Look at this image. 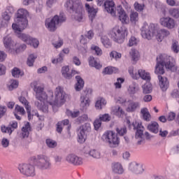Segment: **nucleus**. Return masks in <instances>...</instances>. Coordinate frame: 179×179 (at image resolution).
<instances>
[{"label":"nucleus","mask_w":179,"mask_h":179,"mask_svg":"<svg viewBox=\"0 0 179 179\" xmlns=\"http://www.w3.org/2000/svg\"><path fill=\"white\" fill-rule=\"evenodd\" d=\"M31 159L41 170H50L52 166L51 159L45 155H38L32 157Z\"/></svg>","instance_id":"nucleus-7"},{"label":"nucleus","mask_w":179,"mask_h":179,"mask_svg":"<svg viewBox=\"0 0 179 179\" xmlns=\"http://www.w3.org/2000/svg\"><path fill=\"white\" fill-rule=\"evenodd\" d=\"M128 107L127 108V111L129 113H132L136 110V108H139L141 107V103L139 102H134L132 101H128L127 102Z\"/></svg>","instance_id":"nucleus-25"},{"label":"nucleus","mask_w":179,"mask_h":179,"mask_svg":"<svg viewBox=\"0 0 179 179\" xmlns=\"http://www.w3.org/2000/svg\"><path fill=\"white\" fill-rule=\"evenodd\" d=\"M139 42V41H138V39H136V38H135L134 36H131L129 41V47H132L134 45H138V43Z\"/></svg>","instance_id":"nucleus-51"},{"label":"nucleus","mask_w":179,"mask_h":179,"mask_svg":"<svg viewBox=\"0 0 179 179\" xmlns=\"http://www.w3.org/2000/svg\"><path fill=\"white\" fill-rule=\"evenodd\" d=\"M170 36V31L167 29H162L157 31L156 38L159 43L164 40L165 37Z\"/></svg>","instance_id":"nucleus-21"},{"label":"nucleus","mask_w":179,"mask_h":179,"mask_svg":"<svg viewBox=\"0 0 179 179\" xmlns=\"http://www.w3.org/2000/svg\"><path fill=\"white\" fill-rule=\"evenodd\" d=\"M135 10L137 12H142L145 8V4H141L138 2H136L134 5Z\"/></svg>","instance_id":"nucleus-52"},{"label":"nucleus","mask_w":179,"mask_h":179,"mask_svg":"<svg viewBox=\"0 0 179 179\" xmlns=\"http://www.w3.org/2000/svg\"><path fill=\"white\" fill-rule=\"evenodd\" d=\"M166 2L169 6H179L178 0H166Z\"/></svg>","instance_id":"nucleus-57"},{"label":"nucleus","mask_w":179,"mask_h":179,"mask_svg":"<svg viewBox=\"0 0 179 179\" xmlns=\"http://www.w3.org/2000/svg\"><path fill=\"white\" fill-rule=\"evenodd\" d=\"M148 129L152 132V134L159 133V123L157 122H151L148 126Z\"/></svg>","instance_id":"nucleus-31"},{"label":"nucleus","mask_w":179,"mask_h":179,"mask_svg":"<svg viewBox=\"0 0 179 179\" xmlns=\"http://www.w3.org/2000/svg\"><path fill=\"white\" fill-rule=\"evenodd\" d=\"M138 79L141 78L143 80H150V74L148 72H146L145 70L140 69L138 71L137 74Z\"/></svg>","instance_id":"nucleus-28"},{"label":"nucleus","mask_w":179,"mask_h":179,"mask_svg":"<svg viewBox=\"0 0 179 179\" xmlns=\"http://www.w3.org/2000/svg\"><path fill=\"white\" fill-rule=\"evenodd\" d=\"M172 51H173V52H176V54L178 53L179 52L178 42H173L172 43Z\"/></svg>","instance_id":"nucleus-59"},{"label":"nucleus","mask_w":179,"mask_h":179,"mask_svg":"<svg viewBox=\"0 0 179 179\" xmlns=\"http://www.w3.org/2000/svg\"><path fill=\"white\" fill-rule=\"evenodd\" d=\"M79 111L72 112L71 110H66V115L71 118H76V117H79Z\"/></svg>","instance_id":"nucleus-55"},{"label":"nucleus","mask_w":179,"mask_h":179,"mask_svg":"<svg viewBox=\"0 0 179 179\" xmlns=\"http://www.w3.org/2000/svg\"><path fill=\"white\" fill-rule=\"evenodd\" d=\"M113 111L115 113V115H117V117H122V115L125 114V112L122 110V108L119 106L113 108Z\"/></svg>","instance_id":"nucleus-40"},{"label":"nucleus","mask_w":179,"mask_h":179,"mask_svg":"<svg viewBox=\"0 0 179 179\" xmlns=\"http://www.w3.org/2000/svg\"><path fill=\"white\" fill-rule=\"evenodd\" d=\"M110 58H114V59L117 61V59H121V57H122V55L115 50H113L110 53Z\"/></svg>","instance_id":"nucleus-44"},{"label":"nucleus","mask_w":179,"mask_h":179,"mask_svg":"<svg viewBox=\"0 0 179 179\" xmlns=\"http://www.w3.org/2000/svg\"><path fill=\"white\" fill-rule=\"evenodd\" d=\"M18 170L21 174L26 176L27 177H34L36 176V171L34 166L30 164H21L18 166Z\"/></svg>","instance_id":"nucleus-11"},{"label":"nucleus","mask_w":179,"mask_h":179,"mask_svg":"<svg viewBox=\"0 0 179 179\" xmlns=\"http://www.w3.org/2000/svg\"><path fill=\"white\" fill-rule=\"evenodd\" d=\"M103 139L106 143H108L110 148H116L120 145V138L113 131H106L103 135Z\"/></svg>","instance_id":"nucleus-10"},{"label":"nucleus","mask_w":179,"mask_h":179,"mask_svg":"<svg viewBox=\"0 0 179 179\" xmlns=\"http://www.w3.org/2000/svg\"><path fill=\"white\" fill-rule=\"evenodd\" d=\"M129 92H130L131 94H135L136 92H138V87L135 85H130L129 88Z\"/></svg>","instance_id":"nucleus-61"},{"label":"nucleus","mask_w":179,"mask_h":179,"mask_svg":"<svg viewBox=\"0 0 179 179\" xmlns=\"http://www.w3.org/2000/svg\"><path fill=\"white\" fill-rule=\"evenodd\" d=\"M129 55L134 62H136V61L139 60V52L138 50L131 49L129 52Z\"/></svg>","instance_id":"nucleus-36"},{"label":"nucleus","mask_w":179,"mask_h":179,"mask_svg":"<svg viewBox=\"0 0 179 179\" xmlns=\"http://www.w3.org/2000/svg\"><path fill=\"white\" fill-rule=\"evenodd\" d=\"M3 43L5 48L8 50V51H10V50H16V43L12 40L10 36H6L3 37Z\"/></svg>","instance_id":"nucleus-16"},{"label":"nucleus","mask_w":179,"mask_h":179,"mask_svg":"<svg viewBox=\"0 0 179 179\" xmlns=\"http://www.w3.org/2000/svg\"><path fill=\"white\" fill-rule=\"evenodd\" d=\"M65 20H66V18L64 15V13H60L59 16L55 15L52 19H46L45 26L50 31H55V30H57V27L59 26L62 23H64Z\"/></svg>","instance_id":"nucleus-8"},{"label":"nucleus","mask_w":179,"mask_h":179,"mask_svg":"<svg viewBox=\"0 0 179 179\" xmlns=\"http://www.w3.org/2000/svg\"><path fill=\"white\" fill-rule=\"evenodd\" d=\"M89 64L90 66L96 68V69H100L102 66L101 64H100V63H98L96 59H94L93 57H90Z\"/></svg>","instance_id":"nucleus-35"},{"label":"nucleus","mask_w":179,"mask_h":179,"mask_svg":"<svg viewBox=\"0 0 179 179\" xmlns=\"http://www.w3.org/2000/svg\"><path fill=\"white\" fill-rule=\"evenodd\" d=\"M49 95L51 96L49 99V104L50 106H62L66 101V93L64 92V89L61 87H57L55 89V98L52 91L49 92Z\"/></svg>","instance_id":"nucleus-5"},{"label":"nucleus","mask_w":179,"mask_h":179,"mask_svg":"<svg viewBox=\"0 0 179 179\" xmlns=\"http://www.w3.org/2000/svg\"><path fill=\"white\" fill-rule=\"evenodd\" d=\"M46 145L48 148H57V141L52 140V139H46Z\"/></svg>","instance_id":"nucleus-45"},{"label":"nucleus","mask_w":179,"mask_h":179,"mask_svg":"<svg viewBox=\"0 0 179 179\" xmlns=\"http://www.w3.org/2000/svg\"><path fill=\"white\" fill-rule=\"evenodd\" d=\"M141 36L143 38L146 40H152L155 36V31H156V25L155 24H148L146 22L143 23L141 29Z\"/></svg>","instance_id":"nucleus-9"},{"label":"nucleus","mask_w":179,"mask_h":179,"mask_svg":"<svg viewBox=\"0 0 179 179\" xmlns=\"http://www.w3.org/2000/svg\"><path fill=\"white\" fill-rule=\"evenodd\" d=\"M12 75L14 78H19V76H23L24 73L20 71V69L15 67L12 71Z\"/></svg>","instance_id":"nucleus-42"},{"label":"nucleus","mask_w":179,"mask_h":179,"mask_svg":"<svg viewBox=\"0 0 179 179\" xmlns=\"http://www.w3.org/2000/svg\"><path fill=\"white\" fill-rule=\"evenodd\" d=\"M141 114L144 121L149 122V121L152 120V115H150V113L149 112V110L148 109V108H141Z\"/></svg>","instance_id":"nucleus-26"},{"label":"nucleus","mask_w":179,"mask_h":179,"mask_svg":"<svg viewBox=\"0 0 179 179\" xmlns=\"http://www.w3.org/2000/svg\"><path fill=\"white\" fill-rule=\"evenodd\" d=\"M2 17L6 22H9V20H10V14H9L8 11H6L3 13Z\"/></svg>","instance_id":"nucleus-63"},{"label":"nucleus","mask_w":179,"mask_h":179,"mask_svg":"<svg viewBox=\"0 0 179 179\" xmlns=\"http://www.w3.org/2000/svg\"><path fill=\"white\" fill-rule=\"evenodd\" d=\"M15 113H19L20 115H24L26 114V110H24V108L19 105L15 106Z\"/></svg>","instance_id":"nucleus-50"},{"label":"nucleus","mask_w":179,"mask_h":179,"mask_svg":"<svg viewBox=\"0 0 179 179\" xmlns=\"http://www.w3.org/2000/svg\"><path fill=\"white\" fill-rule=\"evenodd\" d=\"M8 128H10V129H11V133L15 131V129H16V128H17V122L13 121L11 122H10V124L8 125Z\"/></svg>","instance_id":"nucleus-58"},{"label":"nucleus","mask_w":179,"mask_h":179,"mask_svg":"<svg viewBox=\"0 0 179 179\" xmlns=\"http://www.w3.org/2000/svg\"><path fill=\"white\" fill-rule=\"evenodd\" d=\"M164 66L166 68V69H170L173 72L177 71V66H176V60L174 58L166 54L160 55L158 57H157V64L155 66V73L157 75H164Z\"/></svg>","instance_id":"nucleus-2"},{"label":"nucleus","mask_w":179,"mask_h":179,"mask_svg":"<svg viewBox=\"0 0 179 179\" xmlns=\"http://www.w3.org/2000/svg\"><path fill=\"white\" fill-rule=\"evenodd\" d=\"M107 101L103 97H99L95 103V108L96 110H103V107H106Z\"/></svg>","instance_id":"nucleus-27"},{"label":"nucleus","mask_w":179,"mask_h":179,"mask_svg":"<svg viewBox=\"0 0 179 179\" xmlns=\"http://www.w3.org/2000/svg\"><path fill=\"white\" fill-rule=\"evenodd\" d=\"M129 171L134 174H142L143 173V168L142 164L133 162L129 164Z\"/></svg>","instance_id":"nucleus-17"},{"label":"nucleus","mask_w":179,"mask_h":179,"mask_svg":"<svg viewBox=\"0 0 179 179\" xmlns=\"http://www.w3.org/2000/svg\"><path fill=\"white\" fill-rule=\"evenodd\" d=\"M115 101L116 103H117L118 104H122V106H127V104H128V101H127V99L124 97H117L115 98Z\"/></svg>","instance_id":"nucleus-47"},{"label":"nucleus","mask_w":179,"mask_h":179,"mask_svg":"<svg viewBox=\"0 0 179 179\" xmlns=\"http://www.w3.org/2000/svg\"><path fill=\"white\" fill-rule=\"evenodd\" d=\"M76 79L77 83L76 84L75 89L76 92H80V90L83 89V87L85 86V81H83V79L79 76H76Z\"/></svg>","instance_id":"nucleus-30"},{"label":"nucleus","mask_w":179,"mask_h":179,"mask_svg":"<svg viewBox=\"0 0 179 179\" xmlns=\"http://www.w3.org/2000/svg\"><path fill=\"white\" fill-rule=\"evenodd\" d=\"M91 127L90 123H85L83 126L80 127L78 130V138L79 143H84L86 141V132L90 131Z\"/></svg>","instance_id":"nucleus-12"},{"label":"nucleus","mask_w":179,"mask_h":179,"mask_svg":"<svg viewBox=\"0 0 179 179\" xmlns=\"http://www.w3.org/2000/svg\"><path fill=\"white\" fill-rule=\"evenodd\" d=\"M85 9L88 12L89 18L92 22H93V19L96 17V15L97 13V9L90 6V5L87 3H85Z\"/></svg>","instance_id":"nucleus-23"},{"label":"nucleus","mask_w":179,"mask_h":179,"mask_svg":"<svg viewBox=\"0 0 179 179\" xmlns=\"http://www.w3.org/2000/svg\"><path fill=\"white\" fill-rule=\"evenodd\" d=\"M117 13L119 15L118 18L120 22H122V24H129V18H128V15L125 10L122 8V7L119 6L117 8Z\"/></svg>","instance_id":"nucleus-18"},{"label":"nucleus","mask_w":179,"mask_h":179,"mask_svg":"<svg viewBox=\"0 0 179 179\" xmlns=\"http://www.w3.org/2000/svg\"><path fill=\"white\" fill-rule=\"evenodd\" d=\"M101 127V120L100 119H96L94 122V127L95 131H99Z\"/></svg>","instance_id":"nucleus-56"},{"label":"nucleus","mask_w":179,"mask_h":179,"mask_svg":"<svg viewBox=\"0 0 179 179\" xmlns=\"http://www.w3.org/2000/svg\"><path fill=\"white\" fill-rule=\"evenodd\" d=\"M170 16L174 17V19H178L179 17V8H171L169 10Z\"/></svg>","instance_id":"nucleus-37"},{"label":"nucleus","mask_w":179,"mask_h":179,"mask_svg":"<svg viewBox=\"0 0 179 179\" xmlns=\"http://www.w3.org/2000/svg\"><path fill=\"white\" fill-rule=\"evenodd\" d=\"M130 22L132 24H136L139 22V13L136 11H131L129 15Z\"/></svg>","instance_id":"nucleus-32"},{"label":"nucleus","mask_w":179,"mask_h":179,"mask_svg":"<svg viewBox=\"0 0 179 179\" xmlns=\"http://www.w3.org/2000/svg\"><path fill=\"white\" fill-rule=\"evenodd\" d=\"M116 131H117V134H118V135H120V136H124V135L127 134V127H117L116 128Z\"/></svg>","instance_id":"nucleus-48"},{"label":"nucleus","mask_w":179,"mask_h":179,"mask_svg":"<svg viewBox=\"0 0 179 179\" xmlns=\"http://www.w3.org/2000/svg\"><path fill=\"white\" fill-rule=\"evenodd\" d=\"M134 129L136 131V139H138L137 141V143L138 145H141L142 143V141H143V138L142 137L143 136V131H145V127L142 125V123H139L138 122H135L133 123Z\"/></svg>","instance_id":"nucleus-13"},{"label":"nucleus","mask_w":179,"mask_h":179,"mask_svg":"<svg viewBox=\"0 0 179 179\" xmlns=\"http://www.w3.org/2000/svg\"><path fill=\"white\" fill-rule=\"evenodd\" d=\"M31 87L34 88V92H35V97L36 101H35V106L43 113H48V106L45 105V100L48 99V96L44 92V87L38 86L37 81H34L31 83Z\"/></svg>","instance_id":"nucleus-3"},{"label":"nucleus","mask_w":179,"mask_h":179,"mask_svg":"<svg viewBox=\"0 0 179 179\" xmlns=\"http://www.w3.org/2000/svg\"><path fill=\"white\" fill-rule=\"evenodd\" d=\"M62 61H64V54L62 52H61L59 55V57L57 59H52V62L53 64H61V62H62Z\"/></svg>","instance_id":"nucleus-54"},{"label":"nucleus","mask_w":179,"mask_h":179,"mask_svg":"<svg viewBox=\"0 0 179 179\" xmlns=\"http://www.w3.org/2000/svg\"><path fill=\"white\" fill-rule=\"evenodd\" d=\"M66 160L68 163H70V164H73V166H82V164H83V158L75 154H69L67 155Z\"/></svg>","instance_id":"nucleus-14"},{"label":"nucleus","mask_w":179,"mask_h":179,"mask_svg":"<svg viewBox=\"0 0 179 179\" xmlns=\"http://www.w3.org/2000/svg\"><path fill=\"white\" fill-rule=\"evenodd\" d=\"M31 129L30 127V123L29 122H26L24 127L22 129V137L23 138H28L29 134V131Z\"/></svg>","instance_id":"nucleus-34"},{"label":"nucleus","mask_w":179,"mask_h":179,"mask_svg":"<svg viewBox=\"0 0 179 179\" xmlns=\"http://www.w3.org/2000/svg\"><path fill=\"white\" fill-rule=\"evenodd\" d=\"M27 16H29V11L24 8H20L17 12V24L13 23L12 28L15 33H16L18 38H20V40L28 44V45H32L34 48H37L38 44H40L38 40L34 38L29 34L22 33L27 27V24H29Z\"/></svg>","instance_id":"nucleus-1"},{"label":"nucleus","mask_w":179,"mask_h":179,"mask_svg":"<svg viewBox=\"0 0 179 179\" xmlns=\"http://www.w3.org/2000/svg\"><path fill=\"white\" fill-rule=\"evenodd\" d=\"M101 41L106 48H110V47L112 45L111 41H110V39L108 38L107 36H102L101 38Z\"/></svg>","instance_id":"nucleus-39"},{"label":"nucleus","mask_w":179,"mask_h":179,"mask_svg":"<svg viewBox=\"0 0 179 179\" xmlns=\"http://www.w3.org/2000/svg\"><path fill=\"white\" fill-rule=\"evenodd\" d=\"M85 156H90L93 159H100L101 154L97 149H91L90 150L85 151Z\"/></svg>","instance_id":"nucleus-24"},{"label":"nucleus","mask_w":179,"mask_h":179,"mask_svg":"<svg viewBox=\"0 0 179 179\" xmlns=\"http://www.w3.org/2000/svg\"><path fill=\"white\" fill-rule=\"evenodd\" d=\"M1 146H3V148H8L9 146V140L8 138H3L1 140Z\"/></svg>","instance_id":"nucleus-64"},{"label":"nucleus","mask_w":179,"mask_h":179,"mask_svg":"<svg viewBox=\"0 0 179 179\" xmlns=\"http://www.w3.org/2000/svg\"><path fill=\"white\" fill-rule=\"evenodd\" d=\"M37 58V57H35L34 55H30L27 59V65L28 66H33V64H34V61Z\"/></svg>","instance_id":"nucleus-49"},{"label":"nucleus","mask_w":179,"mask_h":179,"mask_svg":"<svg viewBox=\"0 0 179 179\" xmlns=\"http://www.w3.org/2000/svg\"><path fill=\"white\" fill-rule=\"evenodd\" d=\"M99 119L103 122H107L111 120V117L108 114H103L99 115Z\"/></svg>","instance_id":"nucleus-53"},{"label":"nucleus","mask_w":179,"mask_h":179,"mask_svg":"<svg viewBox=\"0 0 179 179\" xmlns=\"http://www.w3.org/2000/svg\"><path fill=\"white\" fill-rule=\"evenodd\" d=\"M90 106V101L89 100V97L83 95L80 97V107H83V109L87 108Z\"/></svg>","instance_id":"nucleus-33"},{"label":"nucleus","mask_w":179,"mask_h":179,"mask_svg":"<svg viewBox=\"0 0 179 179\" xmlns=\"http://www.w3.org/2000/svg\"><path fill=\"white\" fill-rule=\"evenodd\" d=\"M109 36L113 41H115V43L122 44L124 40H125V36H128V29L124 26H115L110 31Z\"/></svg>","instance_id":"nucleus-6"},{"label":"nucleus","mask_w":179,"mask_h":179,"mask_svg":"<svg viewBox=\"0 0 179 179\" xmlns=\"http://www.w3.org/2000/svg\"><path fill=\"white\" fill-rule=\"evenodd\" d=\"M158 79L160 88L163 92H166L167 89H169V85H170L169 80H167V78L162 76H158Z\"/></svg>","instance_id":"nucleus-20"},{"label":"nucleus","mask_w":179,"mask_h":179,"mask_svg":"<svg viewBox=\"0 0 179 179\" xmlns=\"http://www.w3.org/2000/svg\"><path fill=\"white\" fill-rule=\"evenodd\" d=\"M112 170L115 174H124V168L120 163H115L112 166Z\"/></svg>","instance_id":"nucleus-29"},{"label":"nucleus","mask_w":179,"mask_h":179,"mask_svg":"<svg viewBox=\"0 0 179 179\" xmlns=\"http://www.w3.org/2000/svg\"><path fill=\"white\" fill-rule=\"evenodd\" d=\"M105 10L112 16H115V4L113 1H106L104 2Z\"/></svg>","instance_id":"nucleus-19"},{"label":"nucleus","mask_w":179,"mask_h":179,"mask_svg":"<svg viewBox=\"0 0 179 179\" xmlns=\"http://www.w3.org/2000/svg\"><path fill=\"white\" fill-rule=\"evenodd\" d=\"M159 23L161 26L166 27L167 29H174L176 27V21L170 17H163L160 18Z\"/></svg>","instance_id":"nucleus-15"},{"label":"nucleus","mask_w":179,"mask_h":179,"mask_svg":"<svg viewBox=\"0 0 179 179\" xmlns=\"http://www.w3.org/2000/svg\"><path fill=\"white\" fill-rule=\"evenodd\" d=\"M124 83V79L119 78L117 79V82L115 83L116 89H121V84Z\"/></svg>","instance_id":"nucleus-62"},{"label":"nucleus","mask_w":179,"mask_h":179,"mask_svg":"<svg viewBox=\"0 0 179 179\" xmlns=\"http://www.w3.org/2000/svg\"><path fill=\"white\" fill-rule=\"evenodd\" d=\"M64 44V42L61 39H58L57 42H53L52 45H54L55 48H60V47H62V45Z\"/></svg>","instance_id":"nucleus-60"},{"label":"nucleus","mask_w":179,"mask_h":179,"mask_svg":"<svg viewBox=\"0 0 179 179\" xmlns=\"http://www.w3.org/2000/svg\"><path fill=\"white\" fill-rule=\"evenodd\" d=\"M91 50L95 52L96 55L100 56L103 55V50L97 45H92Z\"/></svg>","instance_id":"nucleus-43"},{"label":"nucleus","mask_w":179,"mask_h":179,"mask_svg":"<svg viewBox=\"0 0 179 179\" xmlns=\"http://www.w3.org/2000/svg\"><path fill=\"white\" fill-rule=\"evenodd\" d=\"M18 100H19L20 103H21L22 104H23V106H24L26 109L31 107L29 105V101H27V99H26V98L24 96L19 97Z\"/></svg>","instance_id":"nucleus-46"},{"label":"nucleus","mask_w":179,"mask_h":179,"mask_svg":"<svg viewBox=\"0 0 179 179\" xmlns=\"http://www.w3.org/2000/svg\"><path fill=\"white\" fill-rule=\"evenodd\" d=\"M115 67L108 66L103 69L102 73H103V75H111L112 73H114V72H115Z\"/></svg>","instance_id":"nucleus-41"},{"label":"nucleus","mask_w":179,"mask_h":179,"mask_svg":"<svg viewBox=\"0 0 179 179\" xmlns=\"http://www.w3.org/2000/svg\"><path fill=\"white\" fill-rule=\"evenodd\" d=\"M64 6L68 10L75 12L72 15V19H74L77 22H82L83 20V15L82 14L83 6L82 5V2L79 0H66Z\"/></svg>","instance_id":"nucleus-4"},{"label":"nucleus","mask_w":179,"mask_h":179,"mask_svg":"<svg viewBox=\"0 0 179 179\" xmlns=\"http://www.w3.org/2000/svg\"><path fill=\"white\" fill-rule=\"evenodd\" d=\"M143 92L145 94H149V93H152V84L150 83H146L143 86Z\"/></svg>","instance_id":"nucleus-38"},{"label":"nucleus","mask_w":179,"mask_h":179,"mask_svg":"<svg viewBox=\"0 0 179 179\" xmlns=\"http://www.w3.org/2000/svg\"><path fill=\"white\" fill-rule=\"evenodd\" d=\"M62 73L64 78H66V79H71L73 75H76V73H78V72H76L75 70H73L71 72L69 71V66H66L62 67Z\"/></svg>","instance_id":"nucleus-22"}]
</instances>
